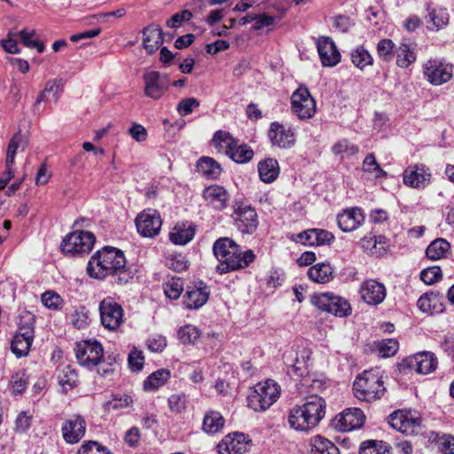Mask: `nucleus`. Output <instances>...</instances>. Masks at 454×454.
<instances>
[{
    "label": "nucleus",
    "mask_w": 454,
    "mask_h": 454,
    "mask_svg": "<svg viewBox=\"0 0 454 454\" xmlns=\"http://www.w3.org/2000/svg\"><path fill=\"white\" fill-rule=\"evenodd\" d=\"M88 274L97 279L116 276V283L125 284L129 274L126 270V259L121 250L106 247L91 256L87 266Z\"/></svg>",
    "instance_id": "nucleus-1"
},
{
    "label": "nucleus",
    "mask_w": 454,
    "mask_h": 454,
    "mask_svg": "<svg viewBox=\"0 0 454 454\" xmlns=\"http://www.w3.org/2000/svg\"><path fill=\"white\" fill-rule=\"evenodd\" d=\"M213 253L219 262L215 271L225 274L247 267L254 259L252 250L242 251L231 239L220 238L213 245Z\"/></svg>",
    "instance_id": "nucleus-2"
},
{
    "label": "nucleus",
    "mask_w": 454,
    "mask_h": 454,
    "mask_svg": "<svg viewBox=\"0 0 454 454\" xmlns=\"http://www.w3.org/2000/svg\"><path fill=\"white\" fill-rule=\"evenodd\" d=\"M325 414V402L317 394L310 395L301 404H296L289 411L290 427L308 432L316 427Z\"/></svg>",
    "instance_id": "nucleus-3"
},
{
    "label": "nucleus",
    "mask_w": 454,
    "mask_h": 454,
    "mask_svg": "<svg viewBox=\"0 0 454 454\" xmlns=\"http://www.w3.org/2000/svg\"><path fill=\"white\" fill-rule=\"evenodd\" d=\"M352 389L356 398L367 403L380 399L386 392L382 376L373 371H364L358 375Z\"/></svg>",
    "instance_id": "nucleus-4"
},
{
    "label": "nucleus",
    "mask_w": 454,
    "mask_h": 454,
    "mask_svg": "<svg viewBox=\"0 0 454 454\" xmlns=\"http://www.w3.org/2000/svg\"><path fill=\"white\" fill-rule=\"evenodd\" d=\"M35 317L29 311L20 316L19 327L12 338L11 349L17 357L27 356L35 339Z\"/></svg>",
    "instance_id": "nucleus-5"
},
{
    "label": "nucleus",
    "mask_w": 454,
    "mask_h": 454,
    "mask_svg": "<svg viewBox=\"0 0 454 454\" xmlns=\"http://www.w3.org/2000/svg\"><path fill=\"white\" fill-rule=\"evenodd\" d=\"M309 301L319 310L338 317H347L352 313L349 301L333 292L313 294L310 295Z\"/></svg>",
    "instance_id": "nucleus-6"
},
{
    "label": "nucleus",
    "mask_w": 454,
    "mask_h": 454,
    "mask_svg": "<svg viewBox=\"0 0 454 454\" xmlns=\"http://www.w3.org/2000/svg\"><path fill=\"white\" fill-rule=\"evenodd\" d=\"M311 356V350L301 348L298 351L290 348L283 354L285 364L288 367L287 373L295 380H300L301 384L305 386L309 381V361Z\"/></svg>",
    "instance_id": "nucleus-7"
},
{
    "label": "nucleus",
    "mask_w": 454,
    "mask_h": 454,
    "mask_svg": "<svg viewBox=\"0 0 454 454\" xmlns=\"http://www.w3.org/2000/svg\"><path fill=\"white\" fill-rule=\"evenodd\" d=\"M292 112L300 119L312 118L317 112V104L309 89L301 85L291 96Z\"/></svg>",
    "instance_id": "nucleus-8"
},
{
    "label": "nucleus",
    "mask_w": 454,
    "mask_h": 454,
    "mask_svg": "<svg viewBox=\"0 0 454 454\" xmlns=\"http://www.w3.org/2000/svg\"><path fill=\"white\" fill-rule=\"evenodd\" d=\"M95 240V236L90 231H74L63 239L60 248L67 254H87L92 249Z\"/></svg>",
    "instance_id": "nucleus-9"
},
{
    "label": "nucleus",
    "mask_w": 454,
    "mask_h": 454,
    "mask_svg": "<svg viewBox=\"0 0 454 454\" xmlns=\"http://www.w3.org/2000/svg\"><path fill=\"white\" fill-rule=\"evenodd\" d=\"M438 365L435 355L429 351H423L403 360V371L415 372L419 374H428L434 372Z\"/></svg>",
    "instance_id": "nucleus-10"
},
{
    "label": "nucleus",
    "mask_w": 454,
    "mask_h": 454,
    "mask_svg": "<svg viewBox=\"0 0 454 454\" xmlns=\"http://www.w3.org/2000/svg\"><path fill=\"white\" fill-rule=\"evenodd\" d=\"M423 74L431 84L442 85L452 78L453 67L442 59H429L424 64Z\"/></svg>",
    "instance_id": "nucleus-11"
},
{
    "label": "nucleus",
    "mask_w": 454,
    "mask_h": 454,
    "mask_svg": "<svg viewBox=\"0 0 454 454\" xmlns=\"http://www.w3.org/2000/svg\"><path fill=\"white\" fill-rule=\"evenodd\" d=\"M75 356L82 366L94 368L103 358V347L97 340H84L77 344Z\"/></svg>",
    "instance_id": "nucleus-12"
},
{
    "label": "nucleus",
    "mask_w": 454,
    "mask_h": 454,
    "mask_svg": "<svg viewBox=\"0 0 454 454\" xmlns=\"http://www.w3.org/2000/svg\"><path fill=\"white\" fill-rule=\"evenodd\" d=\"M267 136L270 144L280 149H290L296 143L295 129L290 125L286 126L278 121L270 123Z\"/></svg>",
    "instance_id": "nucleus-13"
},
{
    "label": "nucleus",
    "mask_w": 454,
    "mask_h": 454,
    "mask_svg": "<svg viewBox=\"0 0 454 454\" xmlns=\"http://www.w3.org/2000/svg\"><path fill=\"white\" fill-rule=\"evenodd\" d=\"M99 313L101 324L108 330L118 329L123 322L122 307L110 297L100 301Z\"/></svg>",
    "instance_id": "nucleus-14"
},
{
    "label": "nucleus",
    "mask_w": 454,
    "mask_h": 454,
    "mask_svg": "<svg viewBox=\"0 0 454 454\" xmlns=\"http://www.w3.org/2000/svg\"><path fill=\"white\" fill-rule=\"evenodd\" d=\"M136 227L138 233L145 238H153L160 233L162 220L160 213L153 208H146L137 215Z\"/></svg>",
    "instance_id": "nucleus-15"
},
{
    "label": "nucleus",
    "mask_w": 454,
    "mask_h": 454,
    "mask_svg": "<svg viewBox=\"0 0 454 454\" xmlns=\"http://www.w3.org/2000/svg\"><path fill=\"white\" fill-rule=\"evenodd\" d=\"M145 95L153 100L160 98L168 90L169 78L158 71H149L144 74Z\"/></svg>",
    "instance_id": "nucleus-16"
},
{
    "label": "nucleus",
    "mask_w": 454,
    "mask_h": 454,
    "mask_svg": "<svg viewBox=\"0 0 454 454\" xmlns=\"http://www.w3.org/2000/svg\"><path fill=\"white\" fill-rule=\"evenodd\" d=\"M432 174L424 164L411 165L403 174V184L411 188L423 189L430 184Z\"/></svg>",
    "instance_id": "nucleus-17"
},
{
    "label": "nucleus",
    "mask_w": 454,
    "mask_h": 454,
    "mask_svg": "<svg viewBox=\"0 0 454 454\" xmlns=\"http://www.w3.org/2000/svg\"><path fill=\"white\" fill-rule=\"evenodd\" d=\"M234 214L239 230L243 233H253L255 231V209L243 200L234 204Z\"/></svg>",
    "instance_id": "nucleus-18"
},
{
    "label": "nucleus",
    "mask_w": 454,
    "mask_h": 454,
    "mask_svg": "<svg viewBox=\"0 0 454 454\" xmlns=\"http://www.w3.org/2000/svg\"><path fill=\"white\" fill-rule=\"evenodd\" d=\"M251 445L243 433L235 432L225 435L216 448L219 454H243Z\"/></svg>",
    "instance_id": "nucleus-19"
},
{
    "label": "nucleus",
    "mask_w": 454,
    "mask_h": 454,
    "mask_svg": "<svg viewBox=\"0 0 454 454\" xmlns=\"http://www.w3.org/2000/svg\"><path fill=\"white\" fill-rule=\"evenodd\" d=\"M359 294L361 299L365 303L369 305H379L385 300L387 289L382 283L370 278L362 282Z\"/></svg>",
    "instance_id": "nucleus-20"
},
{
    "label": "nucleus",
    "mask_w": 454,
    "mask_h": 454,
    "mask_svg": "<svg viewBox=\"0 0 454 454\" xmlns=\"http://www.w3.org/2000/svg\"><path fill=\"white\" fill-rule=\"evenodd\" d=\"M257 403L261 411H266L280 397L281 387L278 382L271 379L257 384Z\"/></svg>",
    "instance_id": "nucleus-21"
},
{
    "label": "nucleus",
    "mask_w": 454,
    "mask_h": 454,
    "mask_svg": "<svg viewBox=\"0 0 454 454\" xmlns=\"http://www.w3.org/2000/svg\"><path fill=\"white\" fill-rule=\"evenodd\" d=\"M420 419L411 414L398 411L390 415L391 427L407 435L417 434L420 428Z\"/></svg>",
    "instance_id": "nucleus-22"
},
{
    "label": "nucleus",
    "mask_w": 454,
    "mask_h": 454,
    "mask_svg": "<svg viewBox=\"0 0 454 454\" xmlns=\"http://www.w3.org/2000/svg\"><path fill=\"white\" fill-rule=\"evenodd\" d=\"M364 420V411L359 408L346 409L335 419L336 427L339 430L344 432L360 428Z\"/></svg>",
    "instance_id": "nucleus-23"
},
{
    "label": "nucleus",
    "mask_w": 454,
    "mask_h": 454,
    "mask_svg": "<svg viewBox=\"0 0 454 454\" xmlns=\"http://www.w3.org/2000/svg\"><path fill=\"white\" fill-rule=\"evenodd\" d=\"M317 48L324 67H334L340 61V53L329 36H322L317 42Z\"/></svg>",
    "instance_id": "nucleus-24"
},
{
    "label": "nucleus",
    "mask_w": 454,
    "mask_h": 454,
    "mask_svg": "<svg viewBox=\"0 0 454 454\" xmlns=\"http://www.w3.org/2000/svg\"><path fill=\"white\" fill-rule=\"evenodd\" d=\"M85 431L86 422L80 415L69 419L61 427L63 439L69 444L77 443L84 436Z\"/></svg>",
    "instance_id": "nucleus-25"
},
{
    "label": "nucleus",
    "mask_w": 454,
    "mask_h": 454,
    "mask_svg": "<svg viewBox=\"0 0 454 454\" xmlns=\"http://www.w3.org/2000/svg\"><path fill=\"white\" fill-rule=\"evenodd\" d=\"M208 286L202 281L193 286H189L184 295V304L189 309H196L202 307L209 297Z\"/></svg>",
    "instance_id": "nucleus-26"
},
{
    "label": "nucleus",
    "mask_w": 454,
    "mask_h": 454,
    "mask_svg": "<svg viewBox=\"0 0 454 454\" xmlns=\"http://www.w3.org/2000/svg\"><path fill=\"white\" fill-rule=\"evenodd\" d=\"M337 224L344 232H350L359 228L364 222V215L361 208L344 209L337 215Z\"/></svg>",
    "instance_id": "nucleus-27"
},
{
    "label": "nucleus",
    "mask_w": 454,
    "mask_h": 454,
    "mask_svg": "<svg viewBox=\"0 0 454 454\" xmlns=\"http://www.w3.org/2000/svg\"><path fill=\"white\" fill-rule=\"evenodd\" d=\"M203 199L215 210L224 209L230 200L227 190L221 185L212 184L206 187L202 192Z\"/></svg>",
    "instance_id": "nucleus-28"
},
{
    "label": "nucleus",
    "mask_w": 454,
    "mask_h": 454,
    "mask_svg": "<svg viewBox=\"0 0 454 454\" xmlns=\"http://www.w3.org/2000/svg\"><path fill=\"white\" fill-rule=\"evenodd\" d=\"M427 12L426 21L429 30L438 31L448 25L450 15L447 8L427 6Z\"/></svg>",
    "instance_id": "nucleus-29"
},
{
    "label": "nucleus",
    "mask_w": 454,
    "mask_h": 454,
    "mask_svg": "<svg viewBox=\"0 0 454 454\" xmlns=\"http://www.w3.org/2000/svg\"><path fill=\"white\" fill-rule=\"evenodd\" d=\"M308 278L317 284H327L335 278L334 269L329 262H318L309 268Z\"/></svg>",
    "instance_id": "nucleus-30"
},
{
    "label": "nucleus",
    "mask_w": 454,
    "mask_h": 454,
    "mask_svg": "<svg viewBox=\"0 0 454 454\" xmlns=\"http://www.w3.org/2000/svg\"><path fill=\"white\" fill-rule=\"evenodd\" d=\"M162 43L163 32L159 26L151 24L143 29V43L149 54L154 53Z\"/></svg>",
    "instance_id": "nucleus-31"
},
{
    "label": "nucleus",
    "mask_w": 454,
    "mask_h": 454,
    "mask_svg": "<svg viewBox=\"0 0 454 454\" xmlns=\"http://www.w3.org/2000/svg\"><path fill=\"white\" fill-rule=\"evenodd\" d=\"M418 308L424 313L439 314L444 310L441 296L437 293H426L417 301Z\"/></svg>",
    "instance_id": "nucleus-32"
},
{
    "label": "nucleus",
    "mask_w": 454,
    "mask_h": 454,
    "mask_svg": "<svg viewBox=\"0 0 454 454\" xmlns=\"http://www.w3.org/2000/svg\"><path fill=\"white\" fill-rule=\"evenodd\" d=\"M395 63L401 68H408L417 59L415 47L409 43L403 42L395 50Z\"/></svg>",
    "instance_id": "nucleus-33"
},
{
    "label": "nucleus",
    "mask_w": 454,
    "mask_h": 454,
    "mask_svg": "<svg viewBox=\"0 0 454 454\" xmlns=\"http://www.w3.org/2000/svg\"><path fill=\"white\" fill-rule=\"evenodd\" d=\"M257 172L260 179L266 184H270L279 175V165L276 159L268 158L257 164Z\"/></svg>",
    "instance_id": "nucleus-34"
},
{
    "label": "nucleus",
    "mask_w": 454,
    "mask_h": 454,
    "mask_svg": "<svg viewBox=\"0 0 454 454\" xmlns=\"http://www.w3.org/2000/svg\"><path fill=\"white\" fill-rule=\"evenodd\" d=\"M200 174L207 179H217L222 173L220 164L211 157L203 156L197 162Z\"/></svg>",
    "instance_id": "nucleus-35"
},
{
    "label": "nucleus",
    "mask_w": 454,
    "mask_h": 454,
    "mask_svg": "<svg viewBox=\"0 0 454 454\" xmlns=\"http://www.w3.org/2000/svg\"><path fill=\"white\" fill-rule=\"evenodd\" d=\"M63 85L60 80L53 79L46 82L43 90L38 95L34 107L36 108L42 102H46L51 96L54 102L59 100Z\"/></svg>",
    "instance_id": "nucleus-36"
},
{
    "label": "nucleus",
    "mask_w": 454,
    "mask_h": 454,
    "mask_svg": "<svg viewBox=\"0 0 454 454\" xmlns=\"http://www.w3.org/2000/svg\"><path fill=\"white\" fill-rule=\"evenodd\" d=\"M225 419L218 411H207L203 419L202 430L207 434H214L224 427Z\"/></svg>",
    "instance_id": "nucleus-37"
},
{
    "label": "nucleus",
    "mask_w": 454,
    "mask_h": 454,
    "mask_svg": "<svg viewBox=\"0 0 454 454\" xmlns=\"http://www.w3.org/2000/svg\"><path fill=\"white\" fill-rule=\"evenodd\" d=\"M170 377L168 370L160 369L153 372L144 381V389L146 391H154L163 386Z\"/></svg>",
    "instance_id": "nucleus-38"
},
{
    "label": "nucleus",
    "mask_w": 454,
    "mask_h": 454,
    "mask_svg": "<svg viewBox=\"0 0 454 454\" xmlns=\"http://www.w3.org/2000/svg\"><path fill=\"white\" fill-rule=\"evenodd\" d=\"M450 248V243L444 239H436L430 243L426 250V254L430 260H439L446 255Z\"/></svg>",
    "instance_id": "nucleus-39"
},
{
    "label": "nucleus",
    "mask_w": 454,
    "mask_h": 454,
    "mask_svg": "<svg viewBox=\"0 0 454 454\" xmlns=\"http://www.w3.org/2000/svg\"><path fill=\"white\" fill-rule=\"evenodd\" d=\"M311 444V454H340L338 447L323 436H315Z\"/></svg>",
    "instance_id": "nucleus-40"
},
{
    "label": "nucleus",
    "mask_w": 454,
    "mask_h": 454,
    "mask_svg": "<svg viewBox=\"0 0 454 454\" xmlns=\"http://www.w3.org/2000/svg\"><path fill=\"white\" fill-rule=\"evenodd\" d=\"M359 454H392L389 445L383 441L368 440L360 445Z\"/></svg>",
    "instance_id": "nucleus-41"
},
{
    "label": "nucleus",
    "mask_w": 454,
    "mask_h": 454,
    "mask_svg": "<svg viewBox=\"0 0 454 454\" xmlns=\"http://www.w3.org/2000/svg\"><path fill=\"white\" fill-rule=\"evenodd\" d=\"M331 150L334 155L343 158L344 156L350 157L356 154L359 152V147L349 140L342 138L333 144Z\"/></svg>",
    "instance_id": "nucleus-42"
},
{
    "label": "nucleus",
    "mask_w": 454,
    "mask_h": 454,
    "mask_svg": "<svg viewBox=\"0 0 454 454\" xmlns=\"http://www.w3.org/2000/svg\"><path fill=\"white\" fill-rule=\"evenodd\" d=\"M254 151L246 145H238L236 141L235 145L229 151V157L237 163H247L254 157Z\"/></svg>",
    "instance_id": "nucleus-43"
},
{
    "label": "nucleus",
    "mask_w": 454,
    "mask_h": 454,
    "mask_svg": "<svg viewBox=\"0 0 454 454\" xmlns=\"http://www.w3.org/2000/svg\"><path fill=\"white\" fill-rule=\"evenodd\" d=\"M194 229L192 226L187 228L176 226L169 233V239L176 245H185L194 237Z\"/></svg>",
    "instance_id": "nucleus-44"
},
{
    "label": "nucleus",
    "mask_w": 454,
    "mask_h": 454,
    "mask_svg": "<svg viewBox=\"0 0 454 454\" xmlns=\"http://www.w3.org/2000/svg\"><path fill=\"white\" fill-rule=\"evenodd\" d=\"M213 143L219 151H223L229 156V151L235 145L236 140L230 133L218 130L213 137Z\"/></svg>",
    "instance_id": "nucleus-45"
},
{
    "label": "nucleus",
    "mask_w": 454,
    "mask_h": 454,
    "mask_svg": "<svg viewBox=\"0 0 454 454\" xmlns=\"http://www.w3.org/2000/svg\"><path fill=\"white\" fill-rule=\"evenodd\" d=\"M59 382L67 391L74 387L78 380V374L71 365H66L58 375Z\"/></svg>",
    "instance_id": "nucleus-46"
},
{
    "label": "nucleus",
    "mask_w": 454,
    "mask_h": 454,
    "mask_svg": "<svg viewBox=\"0 0 454 454\" xmlns=\"http://www.w3.org/2000/svg\"><path fill=\"white\" fill-rule=\"evenodd\" d=\"M352 63L359 69L372 65L373 59L364 46H358L351 52Z\"/></svg>",
    "instance_id": "nucleus-47"
},
{
    "label": "nucleus",
    "mask_w": 454,
    "mask_h": 454,
    "mask_svg": "<svg viewBox=\"0 0 454 454\" xmlns=\"http://www.w3.org/2000/svg\"><path fill=\"white\" fill-rule=\"evenodd\" d=\"M363 170L372 174L376 179L386 177L387 173L377 162L375 155L369 153L363 161Z\"/></svg>",
    "instance_id": "nucleus-48"
},
{
    "label": "nucleus",
    "mask_w": 454,
    "mask_h": 454,
    "mask_svg": "<svg viewBox=\"0 0 454 454\" xmlns=\"http://www.w3.org/2000/svg\"><path fill=\"white\" fill-rule=\"evenodd\" d=\"M395 45L390 39H382L377 44V52L383 61H390L394 58Z\"/></svg>",
    "instance_id": "nucleus-49"
},
{
    "label": "nucleus",
    "mask_w": 454,
    "mask_h": 454,
    "mask_svg": "<svg viewBox=\"0 0 454 454\" xmlns=\"http://www.w3.org/2000/svg\"><path fill=\"white\" fill-rule=\"evenodd\" d=\"M17 35L25 46L28 48H35L40 53L44 51V44L35 38V30L28 32L24 29L17 33Z\"/></svg>",
    "instance_id": "nucleus-50"
},
{
    "label": "nucleus",
    "mask_w": 454,
    "mask_h": 454,
    "mask_svg": "<svg viewBox=\"0 0 454 454\" xmlns=\"http://www.w3.org/2000/svg\"><path fill=\"white\" fill-rule=\"evenodd\" d=\"M379 354L383 357H390L395 355L399 348V343L395 339H387L376 344Z\"/></svg>",
    "instance_id": "nucleus-51"
},
{
    "label": "nucleus",
    "mask_w": 454,
    "mask_h": 454,
    "mask_svg": "<svg viewBox=\"0 0 454 454\" xmlns=\"http://www.w3.org/2000/svg\"><path fill=\"white\" fill-rule=\"evenodd\" d=\"M180 341L186 345L194 342L200 337V331L196 326L187 325L181 327L177 332Z\"/></svg>",
    "instance_id": "nucleus-52"
},
{
    "label": "nucleus",
    "mask_w": 454,
    "mask_h": 454,
    "mask_svg": "<svg viewBox=\"0 0 454 454\" xmlns=\"http://www.w3.org/2000/svg\"><path fill=\"white\" fill-rule=\"evenodd\" d=\"M21 139V134L20 132H18L12 137L8 144L5 160V165L7 168L12 167V165L14 163L15 155L20 145Z\"/></svg>",
    "instance_id": "nucleus-53"
},
{
    "label": "nucleus",
    "mask_w": 454,
    "mask_h": 454,
    "mask_svg": "<svg viewBox=\"0 0 454 454\" xmlns=\"http://www.w3.org/2000/svg\"><path fill=\"white\" fill-rule=\"evenodd\" d=\"M9 386L12 394H21L27 387L24 372H19L13 374L10 380Z\"/></svg>",
    "instance_id": "nucleus-54"
},
{
    "label": "nucleus",
    "mask_w": 454,
    "mask_h": 454,
    "mask_svg": "<svg viewBox=\"0 0 454 454\" xmlns=\"http://www.w3.org/2000/svg\"><path fill=\"white\" fill-rule=\"evenodd\" d=\"M78 454H112V452L98 442L90 441L82 445Z\"/></svg>",
    "instance_id": "nucleus-55"
},
{
    "label": "nucleus",
    "mask_w": 454,
    "mask_h": 454,
    "mask_svg": "<svg viewBox=\"0 0 454 454\" xmlns=\"http://www.w3.org/2000/svg\"><path fill=\"white\" fill-rule=\"evenodd\" d=\"M41 300L45 307L52 309H59L63 302L61 296L54 291L44 292L42 294Z\"/></svg>",
    "instance_id": "nucleus-56"
},
{
    "label": "nucleus",
    "mask_w": 454,
    "mask_h": 454,
    "mask_svg": "<svg viewBox=\"0 0 454 454\" xmlns=\"http://www.w3.org/2000/svg\"><path fill=\"white\" fill-rule=\"evenodd\" d=\"M169 410L175 413H181L186 408V396L184 394H175L168 400Z\"/></svg>",
    "instance_id": "nucleus-57"
},
{
    "label": "nucleus",
    "mask_w": 454,
    "mask_h": 454,
    "mask_svg": "<svg viewBox=\"0 0 454 454\" xmlns=\"http://www.w3.org/2000/svg\"><path fill=\"white\" fill-rule=\"evenodd\" d=\"M442 278L440 267L434 266L423 270L420 272V279L427 285H433Z\"/></svg>",
    "instance_id": "nucleus-58"
},
{
    "label": "nucleus",
    "mask_w": 454,
    "mask_h": 454,
    "mask_svg": "<svg viewBox=\"0 0 454 454\" xmlns=\"http://www.w3.org/2000/svg\"><path fill=\"white\" fill-rule=\"evenodd\" d=\"M287 238L294 242L301 243L304 246H314V231L309 229L300 233H291Z\"/></svg>",
    "instance_id": "nucleus-59"
},
{
    "label": "nucleus",
    "mask_w": 454,
    "mask_h": 454,
    "mask_svg": "<svg viewBox=\"0 0 454 454\" xmlns=\"http://www.w3.org/2000/svg\"><path fill=\"white\" fill-rule=\"evenodd\" d=\"M182 291L183 284L179 278H173L171 281L166 283L164 286V293L166 296L171 300H176L177 298H179Z\"/></svg>",
    "instance_id": "nucleus-60"
},
{
    "label": "nucleus",
    "mask_w": 454,
    "mask_h": 454,
    "mask_svg": "<svg viewBox=\"0 0 454 454\" xmlns=\"http://www.w3.org/2000/svg\"><path fill=\"white\" fill-rule=\"evenodd\" d=\"M313 231L314 246L330 245L334 240L333 234L326 230L315 228Z\"/></svg>",
    "instance_id": "nucleus-61"
},
{
    "label": "nucleus",
    "mask_w": 454,
    "mask_h": 454,
    "mask_svg": "<svg viewBox=\"0 0 454 454\" xmlns=\"http://www.w3.org/2000/svg\"><path fill=\"white\" fill-rule=\"evenodd\" d=\"M200 106V102L194 98L182 99L177 105V111L182 116L190 114L194 108Z\"/></svg>",
    "instance_id": "nucleus-62"
},
{
    "label": "nucleus",
    "mask_w": 454,
    "mask_h": 454,
    "mask_svg": "<svg viewBox=\"0 0 454 454\" xmlns=\"http://www.w3.org/2000/svg\"><path fill=\"white\" fill-rule=\"evenodd\" d=\"M129 364L130 369L133 372H139L143 369L144 366V356L142 351L137 349H133L128 357Z\"/></svg>",
    "instance_id": "nucleus-63"
},
{
    "label": "nucleus",
    "mask_w": 454,
    "mask_h": 454,
    "mask_svg": "<svg viewBox=\"0 0 454 454\" xmlns=\"http://www.w3.org/2000/svg\"><path fill=\"white\" fill-rule=\"evenodd\" d=\"M437 442L442 454H454V435L443 434Z\"/></svg>",
    "instance_id": "nucleus-64"
}]
</instances>
